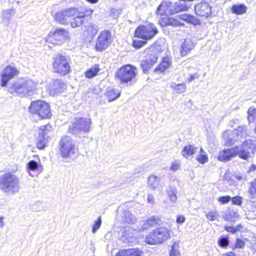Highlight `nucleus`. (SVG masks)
I'll return each instance as SVG.
<instances>
[{"mask_svg":"<svg viewBox=\"0 0 256 256\" xmlns=\"http://www.w3.org/2000/svg\"><path fill=\"white\" fill-rule=\"evenodd\" d=\"M3 219V217L0 216V228H2L4 226Z\"/></svg>","mask_w":256,"mask_h":256,"instance_id":"nucleus-64","label":"nucleus"},{"mask_svg":"<svg viewBox=\"0 0 256 256\" xmlns=\"http://www.w3.org/2000/svg\"><path fill=\"white\" fill-rule=\"evenodd\" d=\"M148 182L149 187L152 189H154L160 184V178L158 177H148Z\"/></svg>","mask_w":256,"mask_h":256,"instance_id":"nucleus-36","label":"nucleus"},{"mask_svg":"<svg viewBox=\"0 0 256 256\" xmlns=\"http://www.w3.org/2000/svg\"><path fill=\"white\" fill-rule=\"evenodd\" d=\"M238 214L234 212H230L226 216V219L228 220L233 222L234 221V218H238Z\"/></svg>","mask_w":256,"mask_h":256,"instance_id":"nucleus-47","label":"nucleus"},{"mask_svg":"<svg viewBox=\"0 0 256 256\" xmlns=\"http://www.w3.org/2000/svg\"><path fill=\"white\" fill-rule=\"evenodd\" d=\"M236 229V232L238 231H240L241 228H242V224H239L238 226H234Z\"/></svg>","mask_w":256,"mask_h":256,"instance_id":"nucleus-60","label":"nucleus"},{"mask_svg":"<svg viewBox=\"0 0 256 256\" xmlns=\"http://www.w3.org/2000/svg\"><path fill=\"white\" fill-rule=\"evenodd\" d=\"M90 119L76 118L70 125L68 132L74 134H78L80 132H88L90 130Z\"/></svg>","mask_w":256,"mask_h":256,"instance_id":"nucleus-10","label":"nucleus"},{"mask_svg":"<svg viewBox=\"0 0 256 256\" xmlns=\"http://www.w3.org/2000/svg\"><path fill=\"white\" fill-rule=\"evenodd\" d=\"M231 10L232 13L240 15L246 12L247 8L243 4H234L232 6Z\"/></svg>","mask_w":256,"mask_h":256,"instance_id":"nucleus-31","label":"nucleus"},{"mask_svg":"<svg viewBox=\"0 0 256 256\" xmlns=\"http://www.w3.org/2000/svg\"><path fill=\"white\" fill-rule=\"evenodd\" d=\"M148 202L150 204H153L154 202V198L152 194H148Z\"/></svg>","mask_w":256,"mask_h":256,"instance_id":"nucleus-57","label":"nucleus"},{"mask_svg":"<svg viewBox=\"0 0 256 256\" xmlns=\"http://www.w3.org/2000/svg\"><path fill=\"white\" fill-rule=\"evenodd\" d=\"M177 189L174 187L170 186L167 190L168 198L172 202H175L177 200Z\"/></svg>","mask_w":256,"mask_h":256,"instance_id":"nucleus-32","label":"nucleus"},{"mask_svg":"<svg viewBox=\"0 0 256 256\" xmlns=\"http://www.w3.org/2000/svg\"><path fill=\"white\" fill-rule=\"evenodd\" d=\"M14 14L15 9L14 8L3 10L1 12V18L2 21L9 22Z\"/></svg>","mask_w":256,"mask_h":256,"instance_id":"nucleus-27","label":"nucleus"},{"mask_svg":"<svg viewBox=\"0 0 256 256\" xmlns=\"http://www.w3.org/2000/svg\"><path fill=\"white\" fill-rule=\"evenodd\" d=\"M159 23L162 26H176L180 25V22L177 20L168 18L166 16L160 20Z\"/></svg>","mask_w":256,"mask_h":256,"instance_id":"nucleus-25","label":"nucleus"},{"mask_svg":"<svg viewBox=\"0 0 256 256\" xmlns=\"http://www.w3.org/2000/svg\"><path fill=\"white\" fill-rule=\"evenodd\" d=\"M197 150V147L194 146V145H186L183 148L182 151V154L184 157L188 158L190 156L196 153Z\"/></svg>","mask_w":256,"mask_h":256,"instance_id":"nucleus-26","label":"nucleus"},{"mask_svg":"<svg viewBox=\"0 0 256 256\" xmlns=\"http://www.w3.org/2000/svg\"><path fill=\"white\" fill-rule=\"evenodd\" d=\"M100 70L99 66L95 64L86 72V76L88 78H92L97 74Z\"/></svg>","mask_w":256,"mask_h":256,"instance_id":"nucleus-33","label":"nucleus"},{"mask_svg":"<svg viewBox=\"0 0 256 256\" xmlns=\"http://www.w3.org/2000/svg\"><path fill=\"white\" fill-rule=\"evenodd\" d=\"M28 166L30 170H34L38 168V164L34 160H31L28 164Z\"/></svg>","mask_w":256,"mask_h":256,"instance_id":"nucleus-49","label":"nucleus"},{"mask_svg":"<svg viewBox=\"0 0 256 256\" xmlns=\"http://www.w3.org/2000/svg\"><path fill=\"white\" fill-rule=\"evenodd\" d=\"M170 86L172 88L175 90L178 94H182L184 92L186 89V86L185 83L184 82L179 84L172 83V84H170Z\"/></svg>","mask_w":256,"mask_h":256,"instance_id":"nucleus-34","label":"nucleus"},{"mask_svg":"<svg viewBox=\"0 0 256 256\" xmlns=\"http://www.w3.org/2000/svg\"><path fill=\"white\" fill-rule=\"evenodd\" d=\"M170 64V63L168 60V58H164L162 62L158 66H156L154 72L156 73L160 74L168 68Z\"/></svg>","mask_w":256,"mask_h":256,"instance_id":"nucleus-29","label":"nucleus"},{"mask_svg":"<svg viewBox=\"0 0 256 256\" xmlns=\"http://www.w3.org/2000/svg\"><path fill=\"white\" fill-rule=\"evenodd\" d=\"M189 15L190 14H182L179 16V18L187 22L188 18Z\"/></svg>","mask_w":256,"mask_h":256,"instance_id":"nucleus-56","label":"nucleus"},{"mask_svg":"<svg viewBox=\"0 0 256 256\" xmlns=\"http://www.w3.org/2000/svg\"><path fill=\"white\" fill-rule=\"evenodd\" d=\"M194 48V44L190 39H186L181 46L180 54L182 56H186Z\"/></svg>","mask_w":256,"mask_h":256,"instance_id":"nucleus-24","label":"nucleus"},{"mask_svg":"<svg viewBox=\"0 0 256 256\" xmlns=\"http://www.w3.org/2000/svg\"><path fill=\"white\" fill-rule=\"evenodd\" d=\"M256 170V166L254 164H252L250 166L249 172H253Z\"/></svg>","mask_w":256,"mask_h":256,"instance_id":"nucleus-63","label":"nucleus"},{"mask_svg":"<svg viewBox=\"0 0 256 256\" xmlns=\"http://www.w3.org/2000/svg\"><path fill=\"white\" fill-rule=\"evenodd\" d=\"M185 217L182 215H180L178 216L176 222L178 224H182L185 222Z\"/></svg>","mask_w":256,"mask_h":256,"instance_id":"nucleus-54","label":"nucleus"},{"mask_svg":"<svg viewBox=\"0 0 256 256\" xmlns=\"http://www.w3.org/2000/svg\"><path fill=\"white\" fill-rule=\"evenodd\" d=\"M206 218L210 221H214L219 217V214L216 210H210L206 214Z\"/></svg>","mask_w":256,"mask_h":256,"instance_id":"nucleus-40","label":"nucleus"},{"mask_svg":"<svg viewBox=\"0 0 256 256\" xmlns=\"http://www.w3.org/2000/svg\"><path fill=\"white\" fill-rule=\"evenodd\" d=\"M180 166V164L176 162H174L172 164L170 170L174 171L176 170Z\"/></svg>","mask_w":256,"mask_h":256,"instance_id":"nucleus-55","label":"nucleus"},{"mask_svg":"<svg viewBox=\"0 0 256 256\" xmlns=\"http://www.w3.org/2000/svg\"><path fill=\"white\" fill-rule=\"evenodd\" d=\"M52 130V126L49 124L40 126L39 130V136L37 138L36 146L39 149L44 148L48 144L49 136L48 134Z\"/></svg>","mask_w":256,"mask_h":256,"instance_id":"nucleus-14","label":"nucleus"},{"mask_svg":"<svg viewBox=\"0 0 256 256\" xmlns=\"http://www.w3.org/2000/svg\"><path fill=\"white\" fill-rule=\"evenodd\" d=\"M232 202L234 204L240 206L242 203V198L240 196H234L232 198Z\"/></svg>","mask_w":256,"mask_h":256,"instance_id":"nucleus-50","label":"nucleus"},{"mask_svg":"<svg viewBox=\"0 0 256 256\" xmlns=\"http://www.w3.org/2000/svg\"><path fill=\"white\" fill-rule=\"evenodd\" d=\"M178 244L177 242H174L171 246L170 254V256H180V252L178 250Z\"/></svg>","mask_w":256,"mask_h":256,"instance_id":"nucleus-39","label":"nucleus"},{"mask_svg":"<svg viewBox=\"0 0 256 256\" xmlns=\"http://www.w3.org/2000/svg\"><path fill=\"white\" fill-rule=\"evenodd\" d=\"M230 197L229 196H223L220 197L218 198L219 202H222V204H226L230 202Z\"/></svg>","mask_w":256,"mask_h":256,"instance_id":"nucleus-52","label":"nucleus"},{"mask_svg":"<svg viewBox=\"0 0 256 256\" xmlns=\"http://www.w3.org/2000/svg\"><path fill=\"white\" fill-rule=\"evenodd\" d=\"M195 78H196V74H191L188 80V82H191Z\"/></svg>","mask_w":256,"mask_h":256,"instance_id":"nucleus-62","label":"nucleus"},{"mask_svg":"<svg viewBox=\"0 0 256 256\" xmlns=\"http://www.w3.org/2000/svg\"><path fill=\"white\" fill-rule=\"evenodd\" d=\"M158 32L156 26L152 24H150L146 26H138L135 31L134 36L142 38L144 40H149L152 39Z\"/></svg>","mask_w":256,"mask_h":256,"instance_id":"nucleus-11","label":"nucleus"},{"mask_svg":"<svg viewBox=\"0 0 256 256\" xmlns=\"http://www.w3.org/2000/svg\"><path fill=\"white\" fill-rule=\"evenodd\" d=\"M60 154L62 158H70L73 156L76 150L74 141L69 136L62 137L59 142Z\"/></svg>","mask_w":256,"mask_h":256,"instance_id":"nucleus-8","label":"nucleus"},{"mask_svg":"<svg viewBox=\"0 0 256 256\" xmlns=\"http://www.w3.org/2000/svg\"><path fill=\"white\" fill-rule=\"evenodd\" d=\"M90 90L92 91V93L96 94H99L101 92L100 88H94L92 90Z\"/></svg>","mask_w":256,"mask_h":256,"instance_id":"nucleus-58","label":"nucleus"},{"mask_svg":"<svg viewBox=\"0 0 256 256\" xmlns=\"http://www.w3.org/2000/svg\"><path fill=\"white\" fill-rule=\"evenodd\" d=\"M126 235H127V232L126 230H124L122 232V238L123 241L125 240V238H124L125 237H126ZM126 239H127V238H126Z\"/></svg>","mask_w":256,"mask_h":256,"instance_id":"nucleus-61","label":"nucleus"},{"mask_svg":"<svg viewBox=\"0 0 256 256\" xmlns=\"http://www.w3.org/2000/svg\"><path fill=\"white\" fill-rule=\"evenodd\" d=\"M245 246L244 242L240 238H238L236 240V246L237 248H242Z\"/></svg>","mask_w":256,"mask_h":256,"instance_id":"nucleus-51","label":"nucleus"},{"mask_svg":"<svg viewBox=\"0 0 256 256\" xmlns=\"http://www.w3.org/2000/svg\"><path fill=\"white\" fill-rule=\"evenodd\" d=\"M140 254L138 249L130 248L119 252L116 256H141Z\"/></svg>","mask_w":256,"mask_h":256,"instance_id":"nucleus-28","label":"nucleus"},{"mask_svg":"<svg viewBox=\"0 0 256 256\" xmlns=\"http://www.w3.org/2000/svg\"><path fill=\"white\" fill-rule=\"evenodd\" d=\"M218 244L220 246L226 248L229 244V240L227 237H221L218 240Z\"/></svg>","mask_w":256,"mask_h":256,"instance_id":"nucleus-44","label":"nucleus"},{"mask_svg":"<svg viewBox=\"0 0 256 256\" xmlns=\"http://www.w3.org/2000/svg\"><path fill=\"white\" fill-rule=\"evenodd\" d=\"M102 218L100 216H98V219L94 222V224L92 226V232L94 234L100 228L102 224Z\"/></svg>","mask_w":256,"mask_h":256,"instance_id":"nucleus-42","label":"nucleus"},{"mask_svg":"<svg viewBox=\"0 0 256 256\" xmlns=\"http://www.w3.org/2000/svg\"><path fill=\"white\" fill-rule=\"evenodd\" d=\"M93 10L88 9L85 7L74 8V12L72 14L71 20L69 22L72 28H75L80 26L83 24V18L86 16H90Z\"/></svg>","mask_w":256,"mask_h":256,"instance_id":"nucleus-9","label":"nucleus"},{"mask_svg":"<svg viewBox=\"0 0 256 256\" xmlns=\"http://www.w3.org/2000/svg\"><path fill=\"white\" fill-rule=\"evenodd\" d=\"M234 134H236L238 137L240 136L241 138L244 136L246 134V132L242 126H238L237 129L234 131Z\"/></svg>","mask_w":256,"mask_h":256,"instance_id":"nucleus-45","label":"nucleus"},{"mask_svg":"<svg viewBox=\"0 0 256 256\" xmlns=\"http://www.w3.org/2000/svg\"><path fill=\"white\" fill-rule=\"evenodd\" d=\"M112 42L111 32L108 30L100 32L98 36L95 48L96 50L102 51L106 49Z\"/></svg>","mask_w":256,"mask_h":256,"instance_id":"nucleus-12","label":"nucleus"},{"mask_svg":"<svg viewBox=\"0 0 256 256\" xmlns=\"http://www.w3.org/2000/svg\"><path fill=\"white\" fill-rule=\"evenodd\" d=\"M224 228L226 231L231 232L232 234H235L236 232V229L233 226H226Z\"/></svg>","mask_w":256,"mask_h":256,"instance_id":"nucleus-53","label":"nucleus"},{"mask_svg":"<svg viewBox=\"0 0 256 256\" xmlns=\"http://www.w3.org/2000/svg\"><path fill=\"white\" fill-rule=\"evenodd\" d=\"M158 59V52H153L148 55V58L140 62V66L144 73H146L156 63Z\"/></svg>","mask_w":256,"mask_h":256,"instance_id":"nucleus-17","label":"nucleus"},{"mask_svg":"<svg viewBox=\"0 0 256 256\" xmlns=\"http://www.w3.org/2000/svg\"><path fill=\"white\" fill-rule=\"evenodd\" d=\"M70 58L62 54H58L53 58L52 68L54 72L66 76L70 71Z\"/></svg>","mask_w":256,"mask_h":256,"instance_id":"nucleus-3","label":"nucleus"},{"mask_svg":"<svg viewBox=\"0 0 256 256\" xmlns=\"http://www.w3.org/2000/svg\"><path fill=\"white\" fill-rule=\"evenodd\" d=\"M122 12V9L120 8H112L110 12V16L114 19H116Z\"/></svg>","mask_w":256,"mask_h":256,"instance_id":"nucleus-43","label":"nucleus"},{"mask_svg":"<svg viewBox=\"0 0 256 256\" xmlns=\"http://www.w3.org/2000/svg\"><path fill=\"white\" fill-rule=\"evenodd\" d=\"M170 231L166 228H158L146 236V242L150 244H162L170 238Z\"/></svg>","mask_w":256,"mask_h":256,"instance_id":"nucleus-4","label":"nucleus"},{"mask_svg":"<svg viewBox=\"0 0 256 256\" xmlns=\"http://www.w3.org/2000/svg\"><path fill=\"white\" fill-rule=\"evenodd\" d=\"M106 96L108 98L109 102H112L117 99L120 96V91L112 88H108L106 92Z\"/></svg>","mask_w":256,"mask_h":256,"instance_id":"nucleus-30","label":"nucleus"},{"mask_svg":"<svg viewBox=\"0 0 256 256\" xmlns=\"http://www.w3.org/2000/svg\"><path fill=\"white\" fill-rule=\"evenodd\" d=\"M29 112L38 116L41 119L50 118L52 114L49 104L42 100L32 102L29 107Z\"/></svg>","mask_w":256,"mask_h":256,"instance_id":"nucleus-5","label":"nucleus"},{"mask_svg":"<svg viewBox=\"0 0 256 256\" xmlns=\"http://www.w3.org/2000/svg\"><path fill=\"white\" fill-rule=\"evenodd\" d=\"M136 68L130 64L122 66L118 70L116 76L120 84H128L134 82L136 74Z\"/></svg>","mask_w":256,"mask_h":256,"instance_id":"nucleus-6","label":"nucleus"},{"mask_svg":"<svg viewBox=\"0 0 256 256\" xmlns=\"http://www.w3.org/2000/svg\"><path fill=\"white\" fill-rule=\"evenodd\" d=\"M73 12L74 8L59 12L56 14L55 20L61 24H66L71 20L72 14Z\"/></svg>","mask_w":256,"mask_h":256,"instance_id":"nucleus-18","label":"nucleus"},{"mask_svg":"<svg viewBox=\"0 0 256 256\" xmlns=\"http://www.w3.org/2000/svg\"><path fill=\"white\" fill-rule=\"evenodd\" d=\"M248 198L250 199L256 198V180L250 183V186L248 191Z\"/></svg>","mask_w":256,"mask_h":256,"instance_id":"nucleus-37","label":"nucleus"},{"mask_svg":"<svg viewBox=\"0 0 256 256\" xmlns=\"http://www.w3.org/2000/svg\"><path fill=\"white\" fill-rule=\"evenodd\" d=\"M188 22L194 25H198L200 24V21L197 18L193 16L189 15Z\"/></svg>","mask_w":256,"mask_h":256,"instance_id":"nucleus-48","label":"nucleus"},{"mask_svg":"<svg viewBox=\"0 0 256 256\" xmlns=\"http://www.w3.org/2000/svg\"><path fill=\"white\" fill-rule=\"evenodd\" d=\"M68 32L63 28H56L53 32H50L47 41L54 44L60 45L66 39Z\"/></svg>","mask_w":256,"mask_h":256,"instance_id":"nucleus-13","label":"nucleus"},{"mask_svg":"<svg viewBox=\"0 0 256 256\" xmlns=\"http://www.w3.org/2000/svg\"><path fill=\"white\" fill-rule=\"evenodd\" d=\"M194 10L200 16L208 17L212 13L211 7L208 2H201L196 5Z\"/></svg>","mask_w":256,"mask_h":256,"instance_id":"nucleus-19","label":"nucleus"},{"mask_svg":"<svg viewBox=\"0 0 256 256\" xmlns=\"http://www.w3.org/2000/svg\"><path fill=\"white\" fill-rule=\"evenodd\" d=\"M65 88V84L60 79H56L53 80L52 86L50 90V94L54 95L61 92Z\"/></svg>","mask_w":256,"mask_h":256,"instance_id":"nucleus-21","label":"nucleus"},{"mask_svg":"<svg viewBox=\"0 0 256 256\" xmlns=\"http://www.w3.org/2000/svg\"><path fill=\"white\" fill-rule=\"evenodd\" d=\"M222 256H238L237 254L233 252H228L224 254Z\"/></svg>","mask_w":256,"mask_h":256,"instance_id":"nucleus-59","label":"nucleus"},{"mask_svg":"<svg viewBox=\"0 0 256 256\" xmlns=\"http://www.w3.org/2000/svg\"><path fill=\"white\" fill-rule=\"evenodd\" d=\"M162 224V220L159 217L156 216H152L147 220L142 226L143 229H146L149 227H154L158 225H160Z\"/></svg>","mask_w":256,"mask_h":256,"instance_id":"nucleus-23","label":"nucleus"},{"mask_svg":"<svg viewBox=\"0 0 256 256\" xmlns=\"http://www.w3.org/2000/svg\"><path fill=\"white\" fill-rule=\"evenodd\" d=\"M196 159L200 163L202 164L208 162V158L207 154L202 148H200V151L196 157Z\"/></svg>","mask_w":256,"mask_h":256,"instance_id":"nucleus-35","label":"nucleus"},{"mask_svg":"<svg viewBox=\"0 0 256 256\" xmlns=\"http://www.w3.org/2000/svg\"><path fill=\"white\" fill-rule=\"evenodd\" d=\"M87 31L91 36H94L98 32V26L94 24H90L88 26Z\"/></svg>","mask_w":256,"mask_h":256,"instance_id":"nucleus-41","label":"nucleus"},{"mask_svg":"<svg viewBox=\"0 0 256 256\" xmlns=\"http://www.w3.org/2000/svg\"><path fill=\"white\" fill-rule=\"evenodd\" d=\"M121 220L122 222L128 224H132L136 222L135 216L126 208L122 210Z\"/></svg>","mask_w":256,"mask_h":256,"instance_id":"nucleus-22","label":"nucleus"},{"mask_svg":"<svg viewBox=\"0 0 256 256\" xmlns=\"http://www.w3.org/2000/svg\"><path fill=\"white\" fill-rule=\"evenodd\" d=\"M248 119L250 122H252L256 120V108L250 107L248 110Z\"/></svg>","mask_w":256,"mask_h":256,"instance_id":"nucleus-38","label":"nucleus"},{"mask_svg":"<svg viewBox=\"0 0 256 256\" xmlns=\"http://www.w3.org/2000/svg\"><path fill=\"white\" fill-rule=\"evenodd\" d=\"M238 148H232L224 150L220 152L218 154V160L220 161H226L230 160L232 158L236 156V152L238 151Z\"/></svg>","mask_w":256,"mask_h":256,"instance_id":"nucleus-20","label":"nucleus"},{"mask_svg":"<svg viewBox=\"0 0 256 256\" xmlns=\"http://www.w3.org/2000/svg\"><path fill=\"white\" fill-rule=\"evenodd\" d=\"M18 73L17 69L11 66H8L1 73V86H5L9 80L16 76Z\"/></svg>","mask_w":256,"mask_h":256,"instance_id":"nucleus-16","label":"nucleus"},{"mask_svg":"<svg viewBox=\"0 0 256 256\" xmlns=\"http://www.w3.org/2000/svg\"><path fill=\"white\" fill-rule=\"evenodd\" d=\"M190 6L184 2L172 3L169 1L162 2L156 10V14L165 16L168 14H173L182 11H187Z\"/></svg>","mask_w":256,"mask_h":256,"instance_id":"nucleus-2","label":"nucleus"},{"mask_svg":"<svg viewBox=\"0 0 256 256\" xmlns=\"http://www.w3.org/2000/svg\"><path fill=\"white\" fill-rule=\"evenodd\" d=\"M20 188V181L17 177H0V189L4 192L14 194Z\"/></svg>","mask_w":256,"mask_h":256,"instance_id":"nucleus-7","label":"nucleus"},{"mask_svg":"<svg viewBox=\"0 0 256 256\" xmlns=\"http://www.w3.org/2000/svg\"><path fill=\"white\" fill-rule=\"evenodd\" d=\"M255 145L252 143V140H245L240 146H236L234 148H238V151L236 152V155L244 160H246L250 156V150H252Z\"/></svg>","mask_w":256,"mask_h":256,"instance_id":"nucleus-15","label":"nucleus"},{"mask_svg":"<svg viewBox=\"0 0 256 256\" xmlns=\"http://www.w3.org/2000/svg\"><path fill=\"white\" fill-rule=\"evenodd\" d=\"M146 40H140L136 39V40H134L133 42H132V45L134 48H139L146 44Z\"/></svg>","mask_w":256,"mask_h":256,"instance_id":"nucleus-46","label":"nucleus"},{"mask_svg":"<svg viewBox=\"0 0 256 256\" xmlns=\"http://www.w3.org/2000/svg\"><path fill=\"white\" fill-rule=\"evenodd\" d=\"M36 84L30 79L19 78L10 83L8 91L14 94L20 96H32L35 92Z\"/></svg>","mask_w":256,"mask_h":256,"instance_id":"nucleus-1","label":"nucleus"}]
</instances>
